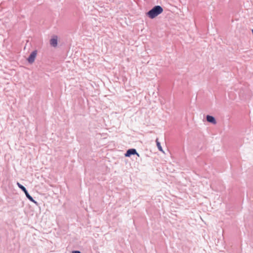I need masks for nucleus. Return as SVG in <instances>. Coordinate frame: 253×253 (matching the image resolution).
<instances>
[{"mask_svg":"<svg viewBox=\"0 0 253 253\" xmlns=\"http://www.w3.org/2000/svg\"><path fill=\"white\" fill-rule=\"evenodd\" d=\"M57 40H58L57 36H54L50 40V45L54 47H56L57 46Z\"/></svg>","mask_w":253,"mask_h":253,"instance_id":"obj_4","label":"nucleus"},{"mask_svg":"<svg viewBox=\"0 0 253 253\" xmlns=\"http://www.w3.org/2000/svg\"><path fill=\"white\" fill-rule=\"evenodd\" d=\"M72 253H81V252L79 251H74L72 252Z\"/></svg>","mask_w":253,"mask_h":253,"instance_id":"obj_9","label":"nucleus"},{"mask_svg":"<svg viewBox=\"0 0 253 253\" xmlns=\"http://www.w3.org/2000/svg\"><path fill=\"white\" fill-rule=\"evenodd\" d=\"M163 11V8L160 5H156L146 13V15L151 19H153Z\"/></svg>","mask_w":253,"mask_h":253,"instance_id":"obj_1","label":"nucleus"},{"mask_svg":"<svg viewBox=\"0 0 253 253\" xmlns=\"http://www.w3.org/2000/svg\"><path fill=\"white\" fill-rule=\"evenodd\" d=\"M32 201H33V203L37 204V202L33 199Z\"/></svg>","mask_w":253,"mask_h":253,"instance_id":"obj_11","label":"nucleus"},{"mask_svg":"<svg viewBox=\"0 0 253 253\" xmlns=\"http://www.w3.org/2000/svg\"><path fill=\"white\" fill-rule=\"evenodd\" d=\"M37 53V50L33 51V62L34 61Z\"/></svg>","mask_w":253,"mask_h":253,"instance_id":"obj_7","label":"nucleus"},{"mask_svg":"<svg viewBox=\"0 0 253 253\" xmlns=\"http://www.w3.org/2000/svg\"><path fill=\"white\" fill-rule=\"evenodd\" d=\"M206 119L207 121L209 123H212L213 124H216V123L215 119L212 116L207 115L206 117Z\"/></svg>","mask_w":253,"mask_h":253,"instance_id":"obj_5","label":"nucleus"},{"mask_svg":"<svg viewBox=\"0 0 253 253\" xmlns=\"http://www.w3.org/2000/svg\"><path fill=\"white\" fill-rule=\"evenodd\" d=\"M28 61L29 63H32V52L30 53L29 57L28 58Z\"/></svg>","mask_w":253,"mask_h":253,"instance_id":"obj_8","label":"nucleus"},{"mask_svg":"<svg viewBox=\"0 0 253 253\" xmlns=\"http://www.w3.org/2000/svg\"><path fill=\"white\" fill-rule=\"evenodd\" d=\"M17 185H18V187L25 193L26 197L28 198V199L32 201V196L29 194L25 187L20 184L19 182H17Z\"/></svg>","mask_w":253,"mask_h":253,"instance_id":"obj_2","label":"nucleus"},{"mask_svg":"<svg viewBox=\"0 0 253 253\" xmlns=\"http://www.w3.org/2000/svg\"><path fill=\"white\" fill-rule=\"evenodd\" d=\"M156 144H157V146L158 147V149L160 151H162L163 152H164V151L162 149V147L161 145V143L160 142L158 141V139L157 138L156 140Z\"/></svg>","mask_w":253,"mask_h":253,"instance_id":"obj_6","label":"nucleus"},{"mask_svg":"<svg viewBox=\"0 0 253 253\" xmlns=\"http://www.w3.org/2000/svg\"><path fill=\"white\" fill-rule=\"evenodd\" d=\"M28 46V42H27V43L26 44V45H25V48H26V47L27 46Z\"/></svg>","mask_w":253,"mask_h":253,"instance_id":"obj_10","label":"nucleus"},{"mask_svg":"<svg viewBox=\"0 0 253 253\" xmlns=\"http://www.w3.org/2000/svg\"><path fill=\"white\" fill-rule=\"evenodd\" d=\"M132 155H137L138 157L139 156V154L137 153L136 150L135 149H129L127 150L126 153L125 154V156L127 157H129L130 156Z\"/></svg>","mask_w":253,"mask_h":253,"instance_id":"obj_3","label":"nucleus"}]
</instances>
